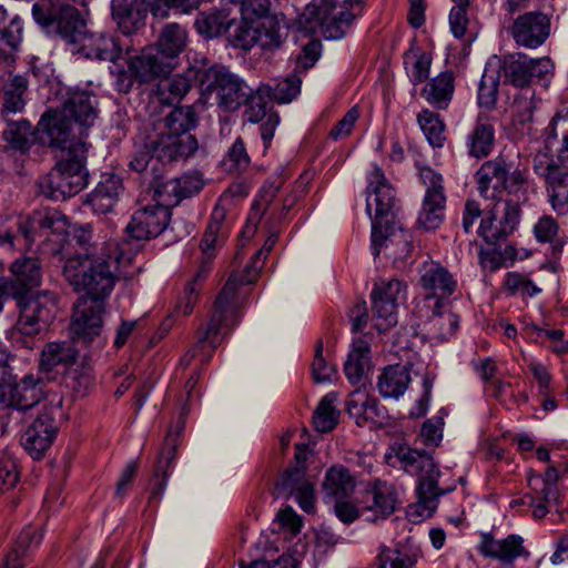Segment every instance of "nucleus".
<instances>
[{"label": "nucleus", "instance_id": "nucleus-1", "mask_svg": "<svg viewBox=\"0 0 568 568\" xmlns=\"http://www.w3.org/2000/svg\"><path fill=\"white\" fill-rule=\"evenodd\" d=\"M260 260L254 261L245 267L243 273H232L225 285L220 291L213 304V312L206 327L201 332L197 343L183 357L182 362L186 365L195 357L199 352L205 349L206 345L210 346V352L202 357V362L206 363L212 356V352L221 344L220 335L225 336L234 326L233 317L235 315L234 298L240 285L253 284L257 276L258 270L262 267L257 265Z\"/></svg>", "mask_w": 568, "mask_h": 568}, {"label": "nucleus", "instance_id": "nucleus-2", "mask_svg": "<svg viewBox=\"0 0 568 568\" xmlns=\"http://www.w3.org/2000/svg\"><path fill=\"white\" fill-rule=\"evenodd\" d=\"M87 153L85 142L73 144L64 158L38 179V193L48 200L64 201L82 191L89 180Z\"/></svg>", "mask_w": 568, "mask_h": 568}, {"label": "nucleus", "instance_id": "nucleus-3", "mask_svg": "<svg viewBox=\"0 0 568 568\" xmlns=\"http://www.w3.org/2000/svg\"><path fill=\"white\" fill-rule=\"evenodd\" d=\"M62 275L77 293L79 298L106 302L111 295L115 275L111 271L109 260L90 257L88 253L69 254L63 264Z\"/></svg>", "mask_w": 568, "mask_h": 568}, {"label": "nucleus", "instance_id": "nucleus-4", "mask_svg": "<svg viewBox=\"0 0 568 568\" xmlns=\"http://www.w3.org/2000/svg\"><path fill=\"white\" fill-rule=\"evenodd\" d=\"M201 97L223 111H235L247 99L251 88L224 65H213L196 72Z\"/></svg>", "mask_w": 568, "mask_h": 568}, {"label": "nucleus", "instance_id": "nucleus-5", "mask_svg": "<svg viewBox=\"0 0 568 568\" xmlns=\"http://www.w3.org/2000/svg\"><path fill=\"white\" fill-rule=\"evenodd\" d=\"M171 211L166 205H148L135 211L125 227L126 237L118 245L116 261L129 265L143 242L158 237L169 226Z\"/></svg>", "mask_w": 568, "mask_h": 568}, {"label": "nucleus", "instance_id": "nucleus-6", "mask_svg": "<svg viewBox=\"0 0 568 568\" xmlns=\"http://www.w3.org/2000/svg\"><path fill=\"white\" fill-rule=\"evenodd\" d=\"M32 17L48 33L60 37L69 44L83 41L87 33V22L80 11L60 0H41L33 3Z\"/></svg>", "mask_w": 568, "mask_h": 568}, {"label": "nucleus", "instance_id": "nucleus-7", "mask_svg": "<svg viewBox=\"0 0 568 568\" xmlns=\"http://www.w3.org/2000/svg\"><path fill=\"white\" fill-rule=\"evenodd\" d=\"M19 316L13 334L36 336L47 332L58 314V295L49 290L13 297Z\"/></svg>", "mask_w": 568, "mask_h": 568}, {"label": "nucleus", "instance_id": "nucleus-8", "mask_svg": "<svg viewBox=\"0 0 568 568\" xmlns=\"http://www.w3.org/2000/svg\"><path fill=\"white\" fill-rule=\"evenodd\" d=\"M364 0H320L306 7V13L314 18L326 39H342L353 21L362 14Z\"/></svg>", "mask_w": 568, "mask_h": 568}, {"label": "nucleus", "instance_id": "nucleus-9", "mask_svg": "<svg viewBox=\"0 0 568 568\" xmlns=\"http://www.w3.org/2000/svg\"><path fill=\"white\" fill-rule=\"evenodd\" d=\"M59 108L47 110L34 128V141L43 148L69 152L70 148L83 142V136Z\"/></svg>", "mask_w": 568, "mask_h": 568}, {"label": "nucleus", "instance_id": "nucleus-10", "mask_svg": "<svg viewBox=\"0 0 568 568\" xmlns=\"http://www.w3.org/2000/svg\"><path fill=\"white\" fill-rule=\"evenodd\" d=\"M396 203L395 190L387 182L383 170L375 165L369 174L366 199V211L369 215L373 204L375 205L372 230L396 222Z\"/></svg>", "mask_w": 568, "mask_h": 568}, {"label": "nucleus", "instance_id": "nucleus-11", "mask_svg": "<svg viewBox=\"0 0 568 568\" xmlns=\"http://www.w3.org/2000/svg\"><path fill=\"white\" fill-rule=\"evenodd\" d=\"M42 379L32 374L26 375L19 382L11 375V392L13 407L9 414L0 416L2 432L13 425L20 426L29 412H31L42 399Z\"/></svg>", "mask_w": 568, "mask_h": 568}, {"label": "nucleus", "instance_id": "nucleus-12", "mask_svg": "<svg viewBox=\"0 0 568 568\" xmlns=\"http://www.w3.org/2000/svg\"><path fill=\"white\" fill-rule=\"evenodd\" d=\"M406 284L393 278L376 284L372 292V311L377 320L375 327L382 332L397 323V306L406 300Z\"/></svg>", "mask_w": 568, "mask_h": 568}, {"label": "nucleus", "instance_id": "nucleus-13", "mask_svg": "<svg viewBox=\"0 0 568 568\" xmlns=\"http://www.w3.org/2000/svg\"><path fill=\"white\" fill-rule=\"evenodd\" d=\"M419 176L426 194L417 223L426 231L436 230L443 223L446 207L443 178L428 166L420 169Z\"/></svg>", "mask_w": 568, "mask_h": 568}, {"label": "nucleus", "instance_id": "nucleus-14", "mask_svg": "<svg viewBox=\"0 0 568 568\" xmlns=\"http://www.w3.org/2000/svg\"><path fill=\"white\" fill-rule=\"evenodd\" d=\"M254 22L251 20H236L234 17V24L229 32V43L242 50H250L256 43L264 50H276L280 49L287 37V32H278L265 30L262 24L258 27L253 26Z\"/></svg>", "mask_w": 568, "mask_h": 568}, {"label": "nucleus", "instance_id": "nucleus-15", "mask_svg": "<svg viewBox=\"0 0 568 568\" xmlns=\"http://www.w3.org/2000/svg\"><path fill=\"white\" fill-rule=\"evenodd\" d=\"M104 312L105 302L78 298L73 306L71 320V333L73 338L90 343L98 337L102 331V315Z\"/></svg>", "mask_w": 568, "mask_h": 568}, {"label": "nucleus", "instance_id": "nucleus-16", "mask_svg": "<svg viewBox=\"0 0 568 568\" xmlns=\"http://www.w3.org/2000/svg\"><path fill=\"white\" fill-rule=\"evenodd\" d=\"M515 43L527 49L542 45L550 34V18L541 11L519 14L509 28Z\"/></svg>", "mask_w": 568, "mask_h": 568}, {"label": "nucleus", "instance_id": "nucleus-17", "mask_svg": "<svg viewBox=\"0 0 568 568\" xmlns=\"http://www.w3.org/2000/svg\"><path fill=\"white\" fill-rule=\"evenodd\" d=\"M520 217V206L518 202L507 200L504 202L503 214L497 220L494 212H489L481 219L478 234L484 241L494 246L500 247L507 237L516 230Z\"/></svg>", "mask_w": 568, "mask_h": 568}, {"label": "nucleus", "instance_id": "nucleus-18", "mask_svg": "<svg viewBox=\"0 0 568 568\" xmlns=\"http://www.w3.org/2000/svg\"><path fill=\"white\" fill-rule=\"evenodd\" d=\"M11 277L0 278L1 286L8 296L17 297L32 293L42 281L41 263L34 257L17 258L10 266Z\"/></svg>", "mask_w": 568, "mask_h": 568}, {"label": "nucleus", "instance_id": "nucleus-19", "mask_svg": "<svg viewBox=\"0 0 568 568\" xmlns=\"http://www.w3.org/2000/svg\"><path fill=\"white\" fill-rule=\"evenodd\" d=\"M97 104L94 95L88 91L75 90L69 91L63 103L58 108L84 138L98 118Z\"/></svg>", "mask_w": 568, "mask_h": 568}, {"label": "nucleus", "instance_id": "nucleus-20", "mask_svg": "<svg viewBox=\"0 0 568 568\" xmlns=\"http://www.w3.org/2000/svg\"><path fill=\"white\" fill-rule=\"evenodd\" d=\"M412 248V236L397 222L372 230V250L374 257L382 251L388 258H406Z\"/></svg>", "mask_w": 568, "mask_h": 568}, {"label": "nucleus", "instance_id": "nucleus-21", "mask_svg": "<svg viewBox=\"0 0 568 568\" xmlns=\"http://www.w3.org/2000/svg\"><path fill=\"white\" fill-rule=\"evenodd\" d=\"M58 430L52 410L45 409L27 428L21 443L33 459H40L52 445Z\"/></svg>", "mask_w": 568, "mask_h": 568}, {"label": "nucleus", "instance_id": "nucleus-22", "mask_svg": "<svg viewBox=\"0 0 568 568\" xmlns=\"http://www.w3.org/2000/svg\"><path fill=\"white\" fill-rule=\"evenodd\" d=\"M19 230L24 239V246L31 244L36 236L49 233L63 235L68 230L67 216L57 209L44 207L36 211L28 219L19 222Z\"/></svg>", "mask_w": 568, "mask_h": 568}, {"label": "nucleus", "instance_id": "nucleus-23", "mask_svg": "<svg viewBox=\"0 0 568 568\" xmlns=\"http://www.w3.org/2000/svg\"><path fill=\"white\" fill-rule=\"evenodd\" d=\"M159 130V133L151 138V146H153L155 156L163 165L164 163L186 159L196 152L199 143L193 134L168 132L161 128Z\"/></svg>", "mask_w": 568, "mask_h": 568}, {"label": "nucleus", "instance_id": "nucleus-24", "mask_svg": "<svg viewBox=\"0 0 568 568\" xmlns=\"http://www.w3.org/2000/svg\"><path fill=\"white\" fill-rule=\"evenodd\" d=\"M184 417L181 415L175 425L171 426L166 433L163 447L154 466L153 479L158 480V483L151 493L150 500L160 498L164 491L168 479V470L175 459L176 450L180 446L181 435L184 430Z\"/></svg>", "mask_w": 568, "mask_h": 568}, {"label": "nucleus", "instance_id": "nucleus-25", "mask_svg": "<svg viewBox=\"0 0 568 568\" xmlns=\"http://www.w3.org/2000/svg\"><path fill=\"white\" fill-rule=\"evenodd\" d=\"M126 64L135 71L140 83H149L159 78H166L175 69L153 47L142 50L140 54L128 58Z\"/></svg>", "mask_w": 568, "mask_h": 568}, {"label": "nucleus", "instance_id": "nucleus-26", "mask_svg": "<svg viewBox=\"0 0 568 568\" xmlns=\"http://www.w3.org/2000/svg\"><path fill=\"white\" fill-rule=\"evenodd\" d=\"M111 10L118 29L131 36L144 27L149 9L145 0H112Z\"/></svg>", "mask_w": 568, "mask_h": 568}, {"label": "nucleus", "instance_id": "nucleus-27", "mask_svg": "<svg viewBox=\"0 0 568 568\" xmlns=\"http://www.w3.org/2000/svg\"><path fill=\"white\" fill-rule=\"evenodd\" d=\"M508 162L504 158H495L481 164L476 172L478 192L484 197L495 199L506 189Z\"/></svg>", "mask_w": 568, "mask_h": 568}, {"label": "nucleus", "instance_id": "nucleus-28", "mask_svg": "<svg viewBox=\"0 0 568 568\" xmlns=\"http://www.w3.org/2000/svg\"><path fill=\"white\" fill-rule=\"evenodd\" d=\"M187 42L189 34L185 27L178 22H168L159 30L153 48L176 68Z\"/></svg>", "mask_w": 568, "mask_h": 568}, {"label": "nucleus", "instance_id": "nucleus-29", "mask_svg": "<svg viewBox=\"0 0 568 568\" xmlns=\"http://www.w3.org/2000/svg\"><path fill=\"white\" fill-rule=\"evenodd\" d=\"M75 339L72 337L71 339L47 343L41 351L40 372L49 375L58 366L68 368L74 365L79 358Z\"/></svg>", "mask_w": 568, "mask_h": 568}, {"label": "nucleus", "instance_id": "nucleus-30", "mask_svg": "<svg viewBox=\"0 0 568 568\" xmlns=\"http://www.w3.org/2000/svg\"><path fill=\"white\" fill-rule=\"evenodd\" d=\"M523 544L524 539L518 535H509L503 540H495L490 534H484L479 551L485 557L511 564L516 558L529 555Z\"/></svg>", "mask_w": 568, "mask_h": 568}, {"label": "nucleus", "instance_id": "nucleus-31", "mask_svg": "<svg viewBox=\"0 0 568 568\" xmlns=\"http://www.w3.org/2000/svg\"><path fill=\"white\" fill-rule=\"evenodd\" d=\"M80 52L88 59L115 62L123 59V50L119 39L112 34L93 33L81 42Z\"/></svg>", "mask_w": 568, "mask_h": 568}, {"label": "nucleus", "instance_id": "nucleus-32", "mask_svg": "<svg viewBox=\"0 0 568 568\" xmlns=\"http://www.w3.org/2000/svg\"><path fill=\"white\" fill-rule=\"evenodd\" d=\"M234 17L227 8H211L197 13L194 20L196 32L205 40L215 39L232 29Z\"/></svg>", "mask_w": 568, "mask_h": 568}, {"label": "nucleus", "instance_id": "nucleus-33", "mask_svg": "<svg viewBox=\"0 0 568 568\" xmlns=\"http://www.w3.org/2000/svg\"><path fill=\"white\" fill-rule=\"evenodd\" d=\"M422 286L430 293L426 297L428 307L430 303L435 304L436 300L443 302L444 298L450 296L456 290V281L453 275L440 265H430L425 267L420 277Z\"/></svg>", "mask_w": 568, "mask_h": 568}, {"label": "nucleus", "instance_id": "nucleus-34", "mask_svg": "<svg viewBox=\"0 0 568 568\" xmlns=\"http://www.w3.org/2000/svg\"><path fill=\"white\" fill-rule=\"evenodd\" d=\"M122 189V180L120 176L104 174L97 187L88 194L87 204H89L95 213H109L118 202Z\"/></svg>", "mask_w": 568, "mask_h": 568}, {"label": "nucleus", "instance_id": "nucleus-35", "mask_svg": "<svg viewBox=\"0 0 568 568\" xmlns=\"http://www.w3.org/2000/svg\"><path fill=\"white\" fill-rule=\"evenodd\" d=\"M412 377L406 365L386 366L377 381V389L383 398L398 399L408 388Z\"/></svg>", "mask_w": 568, "mask_h": 568}, {"label": "nucleus", "instance_id": "nucleus-36", "mask_svg": "<svg viewBox=\"0 0 568 568\" xmlns=\"http://www.w3.org/2000/svg\"><path fill=\"white\" fill-rule=\"evenodd\" d=\"M241 14L243 19L251 20V22L261 21L262 28L265 30L287 32L286 28L281 26L284 16L281 14L280 18L278 14L271 12L270 0H242Z\"/></svg>", "mask_w": 568, "mask_h": 568}, {"label": "nucleus", "instance_id": "nucleus-37", "mask_svg": "<svg viewBox=\"0 0 568 568\" xmlns=\"http://www.w3.org/2000/svg\"><path fill=\"white\" fill-rule=\"evenodd\" d=\"M495 144V128L483 118H478L473 130L466 138V149L469 156L477 160L487 158Z\"/></svg>", "mask_w": 568, "mask_h": 568}, {"label": "nucleus", "instance_id": "nucleus-38", "mask_svg": "<svg viewBox=\"0 0 568 568\" xmlns=\"http://www.w3.org/2000/svg\"><path fill=\"white\" fill-rule=\"evenodd\" d=\"M546 191L549 203L560 215L568 213V165L562 164L546 175Z\"/></svg>", "mask_w": 568, "mask_h": 568}, {"label": "nucleus", "instance_id": "nucleus-39", "mask_svg": "<svg viewBox=\"0 0 568 568\" xmlns=\"http://www.w3.org/2000/svg\"><path fill=\"white\" fill-rule=\"evenodd\" d=\"M455 90V77L452 71H445L432 79L423 89L422 95L436 109L448 108Z\"/></svg>", "mask_w": 568, "mask_h": 568}, {"label": "nucleus", "instance_id": "nucleus-40", "mask_svg": "<svg viewBox=\"0 0 568 568\" xmlns=\"http://www.w3.org/2000/svg\"><path fill=\"white\" fill-rule=\"evenodd\" d=\"M355 486V478L343 465H334L328 468L322 484L325 496L334 499L347 498L354 491Z\"/></svg>", "mask_w": 568, "mask_h": 568}, {"label": "nucleus", "instance_id": "nucleus-41", "mask_svg": "<svg viewBox=\"0 0 568 568\" xmlns=\"http://www.w3.org/2000/svg\"><path fill=\"white\" fill-rule=\"evenodd\" d=\"M129 168L132 171L143 174V178L148 183L155 174L164 171L162 162L158 156H155L153 146H151V136L148 138V141L143 145L135 149L129 163Z\"/></svg>", "mask_w": 568, "mask_h": 568}, {"label": "nucleus", "instance_id": "nucleus-42", "mask_svg": "<svg viewBox=\"0 0 568 568\" xmlns=\"http://www.w3.org/2000/svg\"><path fill=\"white\" fill-rule=\"evenodd\" d=\"M199 123V114L193 105L174 108L160 124L161 129L179 134H191Z\"/></svg>", "mask_w": 568, "mask_h": 568}, {"label": "nucleus", "instance_id": "nucleus-43", "mask_svg": "<svg viewBox=\"0 0 568 568\" xmlns=\"http://www.w3.org/2000/svg\"><path fill=\"white\" fill-rule=\"evenodd\" d=\"M225 210L216 205L212 212L211 220L200 244L202 253L206 258H212L214 256L215 247L225 240Z\"/></svg>", "mask_w": 568, "mask_h": 568}, {"label": "nucleus", "instance_id": "nucleus-44", "mask_svg": "<svg viewBox=\"0 0 568 568\" xmlns=\"http://www.w3.org/2000/svg\"><path fill=\"white\" fill-rule=\"evenodd\" d=\"M369 346L364 341L354 343L347 361L344 364V373L348 381L356 385L362 382L366 371L369 369Z\"/></svg>", "mask_w": 568, "mask_h": 568}, {"label": "nucleus", "instance_id": "nucleus-45", "mask_svg": "<svg viewBox=\"0 0 568 568\" xmlns=\"http://www.w3.org/2000/svg\"><path fill=\"white\" fill-rule=\"evenodd\" d=\"M28 89V80L22 75L10 77L9 82L0 77V91L4 93L2 112H19L24 106L23 94Z\"/></svg>", "mask_w": 568, "mask_h": 568}, {"label": "nucleus", "instance_id": "nucleus-46", "mask_svg": "<svg viewBox=\"0 0 568 568\" xmlns=\"http://www.w3.org/2000/svg\"><path fill=\"white\" fill-rule=\"evenodd\" d=\"M301 78L293 73L272 84H261L258 92L278 102L287 103L295 99L301 92Z\"/></svg>", "mask_w": 568, "mask_h": 568}, {"label": "nucleus", "instance_id": "nucleus-47", "mask_svg": "<svg viewBox=\"0 0 568 568\" xmlns=\"http://www.w3.org/2000/svg\"><path fill=\"white\" fill-rule=\"evenodd\" d=\"M150 187L153 190V196L158 201V205H166V209L171 211L173 206H176L181 201L179 181L174 179H164L163 171L155 174L149 182Z\"/></svg>", "mask_w": 568, "mask_h": 568}, {"label": "nucleus", "instance_id": "nucleus-48", "mask_svg": "<svg viewBox=\"0 0 568 568\" xmlns=\"http://www.w3.org/2000/svg\"><path fill=\"white\" fill-rule=\"evenodd\" d=\"M417 496L422 500L420 507H426L429 511H435L438 505V498L445 494L438 487L437 477L439 470L435 465L434 471H420L418 475Z\"/></svg>", "mask_w": 568, "mask_h": 568}, {"label": "nucleus", "instance_id": "nucleus-49", "mask_svg": "<svg viewBox=\"0 0 568 568\" xmlns=\"http://www.w3.org/2000/svg\"><path fill=\"white\" fill-rule=\"evenodd\" d=\"M530 64V57L516 52L504 57L503 71L505 82L517 88H527V71Z\"/></svg>", "mask_w": 568, "mask_h": 568}, {"label": "nucleus", "instance_id": "nucleus-50", "mask_svg": "<svg viewBox=\"0 0 568 568\" xmlns=\"http://www.w3.org/2000/svg\"><path fill=\"white\" fill-rule=\"evenodd\" d=\"M366 497L372 499L373 504L366 508L379 514L382 518H386L395 510V493L392 486L386 483L376 481L375 485L366 490Z\"/></svg>", "mask_w": 568, "mask_h": 568}, {"label": "nucleus", "instance_id": "nucleus-51", "mask_svg": "<svg viewBox=\"0 0 568 568\" xmlns=\"http://www.w3.org/2000/svg\"><path fill=\"white\" fill-rule=\"evenodd\" d=\"M34 129L29 121L22 120L14 123H10L3 131V139L8 142L11 149L26 153L34 141L33 136Z\"/></svg>", "mask_w": 568, "mask_h": 568}, {"label": "nucleus", "instance_id": "nucleus-52", "mask_svg": "<svg viewBox=\"0 0 568 568\" xmlns=\"http://www.w3.org/2000/svg\"><path fill=\"white\" fill-rule=\"evenodd\" d=\"M499 73L495 70L486 69L481 75L477 102L480 108L491 111L496 108L498 101Z\"/></svg>", "mask_w": 568, "mask_h": 568}, {"label": "nucleus", "instance_id": "nucleus-53", "mask_svg": "<svg viewBox=\"0 0 568 568\" xmlns=\"http://www.w3.org/2000/svg\"><path fill=\"white\" fill-rule=\"evenodd\" d=\"M278 190L280 185H275L273 183L263 186L260 194V199L253 203L251 212L247 216L245 225L246 233H254L257 230V226L262 221L263 215L265 214L268 205L275 199Z\"/></svg>", "mask_w": 568, "mask_h": 568}, {"label": "nucleus", "instance_id": "nucleus-54", "mask_svg": "<svg viewBox=\"0 0 568 568\" xmlns=\"http://www.w3.org/2000/svg\"><path fill=\"white\" fill-rule=\"evenodd\" d=\"M396 458L403 464L407 473L418 475L420 471H434L435 463L426 453L416 449L400 447Z\"/></svg>", "mask_w": 568, "mask_h": 568}, {"label": "nucleus", "instance_id": "nucleus-55", "mask_svg": "<svg viewBox=\"0 0 568 568\" xmlns=\"http://www.w3.org/2000/svg\"><path fill=\"white\" fill-rule=\"evenodd\" d=\"M306 466L288 467L275 484V489L280 495L291 497L304 484L308 483L306 479Z\"/></svg>", "mask_w": 568, "mask_h": 568}, {"label": "nucleus", "instance_id": "nucleus-56", "mask_svg": "<svg viewBox=\"0 0 568 568\" xmlns=\"http://www.w3.org/2000/svg\"><path fill=\"white\" fill-rule=\"evenodd\" d=\"M417 120L429 143L434 146H442L445 140V125L439 115L429 110H423Z\"/></svg>", "mask_w": 568, "mask_h": 568}, {"label": "nucleus", "instance_id": "nucleus-57", "mask_svg": "<svg viewBox=\"0 0 568 568\" xmlns=\"http://www.w3.org/2000/svg\"><path fill=\"white\" fill-rule=\"evenodd\" d=\"M203 0H151L150 11L155 18H168L169 11L174 9L180 13H191L199 9Z\"/></svg>", "mask_w": 568, "mask_h": 568}, {"label": "nucleus", "instance_id": "nucleus-58", "mask_svg": "<svg viewBox=\"0 0 568 568\" xmlns=\"http://www.w3.org/2000/svg\"><path fill=\"white\" fill-rule=\"evenodd\" d=\"M337 422V413L333 405V399L327 395L320 402L314 412V427L320 433H327L335 428Z\"/></svg>", "mask_w": 568, "mask_h": 568}, {"label": "nucleus", "instance_id": "nucleus-59", "mask_svg": "<svg viewBox=\"0 0 568 568\" xmlns=\"http://www.w3.org/2000/svg\"><path fill=\"white\" fill-rule=\"evenodd\" d=\"M444 303L439 300L435 301L433 304V315L430 318V324L433 327L437 328V337L442 339H446L448 336L453 335L458 326L457 316L453 313H443L440 310Z\"/></svg>", "mask_w": 568, "mask_h": 568}, {"label": "nucleus", "instance_id": "nucleus-60", "mask_svg": "<svg viewBox=\"0 0 568 568\" xmlns=\"http://www.w3.org/2000/svg\"><path fill=\"white\" fill-rule=\"evenodd\" d=\"M191 88V80L186 74H175L172 78L165 79L160 84L162 94L168 93V97L163 98V100L171 104L174 101H181Z\"/></svg>", "mask_w": 568, "mask_h": 568}, {"label": "nucleus", "instance_id": "nucleus-61", "mask_svg": "<svg viewBox=\"0 0 568 568\" xmlns=\"http://www.w3.org/2000/svg\"><path fill=\"white\" fill-rule=\"evenodd\" d=\"M266 94L258 92V88L254 91L251 88V93L247 94V99L243 102L245 104V119L251 123H258L263 121L271 112L266 110L265 98Z\"/></svg>", "mask_w": 568, "mask_h": 568}, {"label": "nucleus", "instance_id": "nucleus-62", "mask_svg": "<svg viewBox=\"0 0 568 568\" xmlns=\"http://www.w3.org/2000/svg\"><path fill=\"white\" fill-rule=\"evenodd\" d=\"M126 61L128 58L123 55L121 61L112 62V67L110 68L111 74L115 78L114 85L121 93H129L134 82L138 81L135 71L126 64Z\"/></svg>", "mask_w": 568, "mask_h": 568}, {"label": "nucleus", "instance_id": "nucleus-63", "mask_svg": "<svg viewBox=\"0 0 568 568\" xmlns=\"http://www.w3.org/2000/svg\"><path fill=\"white\" fill-rule=\"evenodd\" d=\"M506 189L509 194L526 192L529 183V171L527 166L515 165L508 162Z\"/></svg>", "mask_w": 568, "mask_h": 568}, {"label": "nucleus", "instance_id": "nucleus-64", "mask_svg": "<svg viewBox=\"0 0 568 568\" xmlns=\"http://www.w3.org/2000/svg\"><path fill=\"white\" fill-rule=\"evenodd\" d=\"M546 131L547 143H549L550 139H557L558 133L562 134L564 144L562 148L558 151L559 160L562 161L564 164L568 165V119L560 115L554 116Z\"/></svg>", "mask_w": 568, "mask_h": 568}]
</instances>
